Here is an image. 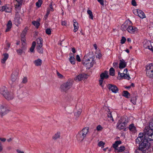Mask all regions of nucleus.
Segmentation results:
<instances>
[{
	"label": "nucleus",
	"instance_id": "obj_32",
	"mask_svg": "<svg viewBox=\"0 0 153 153\" xmlns=\"http://www.w3.org/2000/svg\"><path fill=\"white\" fill-rule=\"evenodd\" d=\"M129 25L128 23H125L123 25H122L121 27L122 29L123 30H127Z\"/></svg>",
	"mask_w": 153,
	"mask_h": 153
},
{
	"label": "nucleus",
	"instance_id": "obj_60",
	"mask_svg": "<svg viewBox=\"0 0 153 153\" xmlns=\"http://www.w3.org/2000/svg\"><path fill=\"white\" fill-rule=\"evenodd\" d=\"M76 60L77 61L79 62H80L81 61V59H80V57L78 55H77L76 56Z\"/></svg>",
	"mask_w": 153,
	"mask_h": 153
},
{
	"label": "nucleus",
	"instance_id": "obj_58",
	"mask_svg": "<svg viewBox=\"0 0 153 153\" xmlns=\"http://www.w3.org/2000/svg\"><path fill=\"white\" fill-rule=\"evenodd\" d=\"M118 75H120L121 77H124L125 76V74L124 73H121L120 72H118Z\"/></svg>",
	"mask_w": 153,
	"mask_h": 153
},
{
	"label": "nucleus",
	"instance_id": "obj_5",
	"mask_svg": "<svg viewBox=\"0 0 153 153\" xmlns=\"http://www.w3.org/2000/svg\"><path fill=\"white\" fill-rule=\"evenodd\" d=\"M143 131V133L140 132L139 134H153V122L149 123V127H146Z\"/></svg>",
	"mask_w": 153,
	"mask_h": 153
},
{
	"label": "nucleus",
	"instance_id": "obj_10",
	"mask_svg": "<svg viewBox=\"0 0 153 153\" xmlns=\"http://www.w3.org/2000/svg\"><path fill=\"white\" fill-rule=\"evenodd\" d=\"M107 87L109 91H111L114 93H117L118 91V88L115 85L109 84L107 85Z\"/></svg>",
	"mask_w": 153,
	"mask_h": 153
},
{
	"label": "nucleus",
	"instance_id": "obj_47",
	"mask_svg": "<svg viewBox=\"0 0 153 153\" xmlns=\"http://www.w3.org/2000/svg\"><path fill=\"white\" fill-rule=\"evenodd\" d=\"M118 151L119 152H122L125 149V147L123 146H121L118 149H117Z\"/></svg>",
	"mask_w": 153,
	"mask_h": 153
},
{
	"label": "nucleus",
	"instance_id": "obj_37",
	"mask_svg": "<svg viewBox=\"0 0 153 153\" xmlns=\"http://www.w3.org/2000/svg\"><path fill=\"white\" fill-rule=\"evenodd\" d=\"M121 141H116L115 143L113 144V146L114 148L115 149L117 147L118 145L121 143Z\"/></svg>",
	"mask_w": 153,
	"mask_h": 153
},
{
	"label": "nucleus",
	"instance_id": "obj_59",
	"mask_svg": "<svg viewBox=\"0 0 153 153\" xmlns=\"http://www.w3.org/2000/svg\"><path fill=\"white\" fill-rule=\"evenodd\" d=\"M118 63L117 62H114L113 63V67L115 68H118Z\"/></svg>",
	"mask_w": 153,
	"mask_h": 153
},
{
	"label": "nucleus",
	"instance_id": "obj_1",
	"mask_svg": "<svg viewBox=\"0 0 153 153\" xmlns=\"http://www.w3.org/2000/svg\"><path fill=\"white\" fill-rule=\"evenodd\" d=\"M139 136L136 139L137 142H141L139 147V150H146L149 149L150 144L147 140L143 137L144 134H139Z\"/></svg>",
	"mask_w": 153,
	"mask_h": 153
},
{
	"label": "nucleus",
	"instance_id": "obj_15",
	"mask_svg": "<svg viewBox=\"0 0 153 153\" xmlns=\"http://www.w3.org/2000/svg\"><path fill=\"white\" fill-rule=\"evenodd\" d=\"M135 14L136 15H137L140 17L142 19L146 17L143 12L139 10H137L135 12Z\"/></svg>",
	"mask_w": 153,
	"mask_h": 153
},
{
	"label": "nucleus",
	"instance_id": "obj_27",
	"mask_svg": "<svg viewBox=\"0 0 153 153\" xmlns=\"http://www.w3.org/2000/svg\"><path fill=\"white\" fill-rule=\"evenodd\" d=\"M89 128L88 127H86L84 128L81 131H80L79 133L81 134H87L89 132Z\"/></svg>",
	"mask_w": 153,
	"mask_h": 153
},
{
	"label": "nucleus",
	"instance_id": "obj_45",
	"mask_svg": "<svg viewBox=\"0 0 153 153\" xmlns=\"http://www.w3.org/2000/svg\"><path fill=\"white\" fill-rule=\"evenodd\" d=\"M105 143L102 141H100L98 143V145L101 148H102L104 147Z\"/></svg>",
	"mask_w": 153,
	"mask_h": 153
},
{
	"label": "nucleus",
	"instance_id": "obj_50",
	"mask_svg": "<svg viewBox=\"0 0 153 153\" xmlns=\"http://www.w3.org/2000/svg\"><path fill=\"white\" fill-rule=\"evenodd\" d=\"M82 112V110L81 109H79V111H78L75 114V116L77 117H78L81 114Z\"/></svg>",
	"mask_w": 153,
	"mask_h": 153
},
{
	"label": "nucleus",
	"instance_id": "obj_38",
	"mask_svg": "<svg viewBox=\"0 0 153 153\" xmlns=\"http://www.w3.org/2000/svg\"><path fill=\"white\" fill-rule=\"evenodd\" d=\"M36 45V42L35 41L33 42L32 43V46L30 49V50L31 52H32L33 51Z\"/></svg>",
	"mask_w": 153,
	"mask_h": 153
},
{
	"label": "nucleus",
	"instance_id": "obj_16",
	"mask_svg": "<svg viewBox=\"0 0 153 153\" xmlns=\"http://www.w3.org/2000/svg\"><path fill=\"white\" fill-rule=\"evenodd\" d=\"M137 30L138 29L137 28L130 25H129L127 30L128 32L131 33H137Z\"/></svg>",
	"mask_w": 153,
	"mask_h": 153
},
{
	"label": "nucleus",
	"instance_id": "obj_31",
	"mask_svg": "<svg viewBox=\"0 0 153 153\" xmlns=\"http://www.w3.org/2000/svg\"><path fill=\"white\" fill-rule=\"evenodd\" d=\"M85 137L86 134H77L76 136L77 139L81 142L83 140Z\"/></svg>",
	"mask_w": 153,
	"mask_h": 153
},
{
	"label": "nucleus",
	"instance_id": "obj_30",
	"mask_svg": "<svg viewBox=\"0 0 153 153\" xmlns=\"http://www.w3.org/2000/svg\"><path fill=\"white\" fill-rule=\"evenodd\" d=\"M119 121L122 123L125 124L126 126L128 122L127 118L124 117L122 118Z\"/></svg>",
	"mask_w": 153,
	"mask_h": 153
},
{
	"label": "nucleus",
	"instance_id": "obj_12",
	"mask_svg": "<svg viewBox=\"0 0 153 153\" xmlns=\"http://www.w3.org/2000/svg\"><path fill=\"white\" fill-rule=\"evenodd\" d=\"M87 75L85 74H81L78 75L74 78V80L77 81H80L83 79H86Z\"/></svg>",
	"mask_w": 153,
	"mask_h": 153
},
{
	"label": "nucleus",
	"instance_id": "obj_20",
	"mask_svg": "<svg viewBox=\"0 0 153 153\" xmlns=\"http://www.w3.org/2000/svg\"><path fill=\"white\" fill-rule=\"evenodd\" d=\"M18 73H13L11 76V80L13 82H15L17 80Z\"/></svg>",
	"mask_w": 153,
	"mask_h": 153
},
{
	"label": "nucleus",
	"instance_id": "obj_62",
	"mask_svg": "<svg viewBox=\"0 0 153 153\" xmlns=\"http://www.w3.org/2000/svg\"><path fill=\"white\" fill-rule=\"evenodd\" d=\"M101 54L100 53H99L97 55H96V56L97 58H98L99 59H100V58L101 57Z\"/></svg>",
	"mask_w": 153,
	"mask_h": 153
},
{
	"label": "nucleus",
	"instance_id": "obj_39",
	"mask_svg": "<svg viewBox=\"0 0 153 153\" xmlns=\"http://www.w3.org/2000/svg\"><path fill=\"white\" fill-rule=\"evenodd\" d=\"M56 74L58 78L60 79H64L65 76L60 74L57 71H56Z\"/></svg>",
	"mask_w": 153,
	"mask_h": 153
},
{
	"label": "nucleus",
	"instance_id": "obj_51",
	"mask_svg": "<svg viewBox=\"0 0 153 153\" xmlns=\"http://www.w3.org/2000/svg\"><path fill=\"white\" fill-rule=\"evenodd\" d=\"M50 10L49 9H48L47 11V13L45 15V16H44V19L45 20H46L47 18V17L50 13Z\"/></svg>",
	"mask_w": 153,
	"mask_h": 153
},
{
	"label": "nucleus",
	"instance_id": "obj_57",
	"mask_svg": "<svg viewBox=\"0 0 153 153\" xmlns=\"http://www.w3.org/2000/svg\"><path fill=\"white\" fill-rule=\"evenodd\" d=\"M132 4L134 6H136L137 4L135 0H132L131 1Z\"/></svg>",
	"mask_w": 153,
	"mask_h": 153
},
{
	"label": "nucleus",
	"instance_id": "obj_40",
	"mask_svg": "<svg viewBox=\"0 0 153 153\" xmlns=\"http://www.w3.org/2000/svg\"><path fill=\"white\" fill-rule=\"evenodd\" d=\"M42 47H37L36 49L38 52L40 54H42L43 53V49Z\"/></svg>",
	"mask_w": 153,
	"mask_h": 153
},
{
	"label": "nucleus",
	"instance_id": "obj_8",
	"mask_svg": "<svg viewBox=\"0 0 153 153\" xmlns=\"http://www.w3.org/2000/svg\"><path fill=\"white\" fill-rule=\"evenodd\" d=\"M9 111V110L7 109L6 107L4 105H0V116L1 117L5 115Z\"/></svg>",
	"mask_w": 153,
	"mask_h": 153
},
{
	"label": "nucleus",
	"instance_id": "obj_7",
	"mask_svg": "<svg viewBox=\"0 0 153 153\" xmlns=\"http://www.w3.org/2000/svg\"><path fill=\"white\" fill-rule=\"evenodd\" d=\"M143 46L146 49H148L153 52V47L150 41L146 40L143 42Z\"/></svg>",
	"mask_w": 153,
	"mask_h": 153
},
{
	"label": "nucleus",
	"instance_id": "obj_55",
	"mask_svg": "<svg viewBox=\"0 0 153 153\" xmlns=\"http://www.w3.org/2000/svg\"><path fill=\"white\" fill-rule=\"evenodd\" d=\"M27 82V77H24L23 78L22 81V83H26Z\"/></svg>",
	"mask_w": 153,
	"mask_h": 153
},
{
	"label": "nucleus",
	"instance_id": "obj_48",
	"mask_svg": "<svg viewBox=\"0 0 153 153\" xmlns=\"http://www.w3.org/2000/svg\"><path fill=\"white\" fill-rule=\"evenodd\" d=\"M60 135L59 134H53L52 136V138L53 140H55L60 137Z\"/></svg>",
	"mask_w": 153,
	"mask_h": 153
},
{
	"label": "nucleus",
	"instance_id": "obj_23",
	"mask_svg": "<svg viewBox=\"0 0 153 153\" xmlns=\"http://www.w3.org/2000/svg\"><path fill=\"white\" fill-rule=\"evenodd\" d=\"M37 44V47H42L43 46V39L41 37H39L36 39Z\"/></svg>",
	"mask_w": 153,
	"mask_h": 153
},
{
	"label": "nucleus",
	"instance_id": "obj_25",
	"mask_svg": "<svg viewBox=\"0 0 153 153\" xmlns=\"http://www.w3.org/2000/svg\"><path fill=\"white\" fill-rule=\"evenodd\" d=\"M34 64L36 66H40L42 64V60L40 59L34 60L33 62Z\"/></svg>",
	"mask_w": 153,
	"mask_h": 153
},
{
	"label": "nucleus",
	"instance_id": "obj_44",
	"mask_svg": "<svg viewBox=\"0 0 153 153\" xmlns=\"http://www.w3.org/2000/svg\"><path fill=\"white\" fill-rule=\"evenodd\" d=\"M42 0H38V1L36 3V6L38 7H40L42 4Z\"/></svg>",
	"mask_w": 153,
	"mask_h": 153
},
{
	"label": "nucleus",
	"instance_id": "obj_21",
	"mask_svg": "<svg viewBox=\"0 0 153 153\" xmlns=\"http://www.w3.org/2000/svg\"><path fill=\"white\" fill-rule=\"evenodd\" d=\"M120 63H119V68L120 69H122L125 68L126 66V63L125 61L123 59H120Z\"/></svg>",
	"mask_w": 153,
	"mask_h": 153
},
{
	"label": "nucleus",
	"instance_id": "obj_9",
	"mask_svg": "<svg viewBox=\"0 0 153 153\" xmlns=\"http://www.w3.org/2000/svg\"><path fill=\"white\" fill-rule=\"evenodd\" d=\"M94 56H92L89 53H88L87 54L85 55L82 61H86V62H94Z\"/></svg>",
	"mask_w": 153,
	"mask_h": 153
},
{
	"label": "nucleus",
	"instance_id": "obj_26",
	"mask_svg": "<svg viewBox=\"0 0 153 153\" xmlns=\"http://www.w3.org/2000/svg\"><path fill=\"white\" fill-rule=\"evenodd\" d=\"M117 128L120 130H124L125 129L126 126L119 121L117 123Z\"/></svg>",
	"mask_w": 153,
	"mask_h": 153
},
{
	"label": "nucleus",
	"instance_id": "obj_28",
	"mask_svg": "<svg viewBox=\"0 0 153 153\" xmlns=\"http://www.w3.org/2000/svg\"><path fill=\"white\" fill-rule=\"evenodd\" d=\"M12 23L11 21H9L7 25V28L5 32H7L9 31L12 27Z\"/></svg>",
	"mask_w": 153,
	"mask_h": 153
},
{
	"label": "nucleus",
	"instance_id": "obj_24",
	"mask_svg": "<svg viewBox=\"0 0 153 153\" xmlns=\"http://www.w3.org/2000/svg\"><path fill=\"white\" fill-rule=\"evenodd\" d=\"M70 58L69 60L71 63L72 64L74 65L75 63V58L74 57V54L72 53H70Z\"/></svg>",
	"mask_w": 153,
	"mask_h": 153
},
{
	"label": "nucleus",
	"instance_id": "obj_2",
	"mask_svg": "<svg viewBox=\"0 0 153 153\" xmlns=\"http://www.w3.org/2000/svg\"><path fill=\"white\" fill-rule=\"evenodd\" d=\"M0 92L7 100H10L14 98L13 94L12 92L9 91L5 87L1 88Z\"/></svg>",
	"mask_w": 153,
	"mask_h": 153
},
{
	"label": "nucleus",
	"instance_id": "obj_36",
	"mask_svg": "<svg viewBox=\"0 0 153 153\" xmlns=\"http://www.w3.org/2000/svg\"><path fill=\"white\" fill-rule=\"evenodd\" d=\"M16 52L18 55H21L23 53H25V51L22 48H19L16 50Z\"/></svg>",
	"mask_w": 153,
	"mask_h": 153
},
{
	"label": "nucleus",
	"instance_id": "obj_29",
	"mask_svg": "<svg viewBox=\"0 0 153 153\" xmlns=\"http://www.w3.org/2000/svg\"><path fill=\"white\" fill-rule=\"evenodd\" d=\"M143 137L148 140H153V134H144Z\"/></svg>",
	"mask_w": 153,
	"mask_h": 153
},
{
	"label": "nucleus",
	"instance_id": "obj_54",
	"mask_svg": "<svg viewBox=\"0 0 153 153\" xmlns=\"http://www.w3.org/2000/svg\"><path fill=\"white\" fill-rule=\"evenodd\" d=\"M46 33L48 35H50L51 33V30L50 29L48 28L45 30Z\"/></svg>",
	"mask_w": 153,
	"mask_h": 153
},
{
	"label": "nucleus",
	"instance_id": "obj_13",
	"mask_svg": "<svg viewBox=\"0 0 153 153\" xmlns=\"http://www.w3.org/2000/svg\"><path fill=\"white\" fill-rule=\"evenodd\" d=\"M22 21V19H20L19 15L18 13H16V14L15 17L14 19V22L15 24L18 26L19 24Z\"/></svg>",
	"mask_w": 153,
	"mask_h": 153
},
{
	"label": "nucleus",
	"instance_id": "obj_4",
	"mask_svg": "<svg viewBox=\"0 0 153 153\" xmlns=\"http://www.w3.org/2000/svg\"><path fill=\"white\" fill-rule=\"evenodd\" d=\"M146 74L150 78H153V64H149L146 66Z\"/></svg>",
	"mask_w": 153,
	"mask_h": 153
},
{
	"label": "nucleus",
	"instance_id": "obj_3",
	"mask_svg": "<svg viewBox=\"0 0 153 153\" xmlns=\"http://www.w3.org/2000/svg\"><path fill=\"white\" fill-rule=\"evenodd\" d=\"M73 80L71 79H68L67 82L62 84L60 89L62 92H66L72 86Z\"/></svg>",
	"mask_w": 153,
	"mask_h": 153
},
{
	"label": "nucleus",
	"instance_id": "obj_6",
	"mask_svg": "<svg viewBox=\"0 0 153 153\" xmlns=\"http://www.w3.org/2000/svg\"><path fill=\"white\" fill-rule=\"evenodd\" d=\"M108 72L106 71H105L100 75V79L99 80V82L100 85L102 87H103V86L102 85L103 79H107L108 78Z\"/></svg>",
	"mask_w": 153,
	"mask_h": 153
},
{
	"label": "nucleus",
	"instance_id": "obj_63",
	"mask_svg": "<svg viewBox=\"0 0 153 153\" xmlns=\"http://www.w3.org/2000/svg\"><path fill=\"white\" fill-rule=\"evenodd\" d=\"M61 25H62L66 26L67 22L65 21H62L61 22Z\"/></svg>",
	"mask_w": 153,
	"mask_h": 153
},
{
	"label": "nucleus",
	"instance_id": "obj_42",
	"mask_svg": "<svg viewBox=\"0 0 153 153\" xmlns=\"http://www.w3.org/2000/svg\"><path fill=\"white\" fill-rule=\"evenodd\" d=\"M115 70L114 68H111L109 70V74L110 75L114 76V75Z\"/></svg>",
	"mask_w": 153,
	"mask_h": 153
},
{
	"label": "nucleus",
	"instance_id": "obj_33",
	"mask_svg": "<svg viewBox=\"0 0 153 153\" xmlns=\"http://www.w3.org/2000/svg\"><path fill=\"white\" fill-rule=\"evenodd\" d=\"M108 120L110 122H112L114 121V119L112 117V115L111 112H109L108 114Z\"/></svg>",
	"mask_w": 153,
	"mask_h": 153
},
{
	"label": "nucleus",
	"instance_id": "obj_34",
	"mask_svg": "<svg viewBox=\"0 0 153 153\" xmlns=\"http://www.w3.org/2000/svg\"><path fill=\"white\" fill-rule=\"evenodd\" d=\"M27 31V29L25 27L21 34V39H25V36Z\"/></svg>",
	"mask_w": 153,
	"mask_h": 153
},
{
	"label": "nucleus",
	"instance_id": "obj_61",
	"mask_svg": "<svg viewBox=\"0 0 153 153\" xmlns=\"http://www.w3.org/2000/svg\"><path fill=\"white\" fill-rule=\"evenodd\" d=\"M102 5H104V1L103 0H97Z\"/></svg>",
	"mask_w": 153,
	"mask_h": 153
},
{
	"label": "nucleus",
	"instance_id": "obj_35",
	"mask_svg": "<svg viewBox=\"0 0 153 153\" xmlns=\"http://www.w3.org/2000/svg\"><path fill=\"white\" fill-rule=\"evenodd\" d=\"M123 96L126 98H128L130 96V94L127 91H123Z\"/></svg>",
	"mask_w": 153,
	"mask_h": 153
},
{
	"label": "nucleus",
	"instance_id": "obj_19",
	"mask_svg": "<svg viewBox=\"0 0 153 153\" xmlns=\"http://www.w3.org/2000/svg\"><path fill=\"white\" fill-rule=\"evenodd\" d=\"M16 3L15 5V7L16 9L19 10L20 9L21 6L22 5L23 2L22 0H15Z\"/></svg>",
	"mask_w": 153,
	"mask_h": 153
},
{
	"label": "nucleus",
	"instance_id": "obj_17",
	"mask_svg": "<svg viewBox=\"0 0 153 153\" xmlns=\"http://www.w3.org/2000/svg\"><path fill=\"white\" fill-rule=\"evenodd\" d=\"M82 62L83 65L85 66L87 69H90L93 66L94 63V62H86V61H82Z\"/></svg>",
	"mask_w": 153,
	"mask_h": 153
},
{
	"label": "nucleus",
	"instance_id": "obj_52",
	"mask_svg": "<svg viewBox=\"0 0 153 153\" xmlns=\"http://www.w3.org/2000/svg\"><path fill=\"white\" fill-rule=\"evenodd\" d=\"M126 39L125 37L124 36L122 37V39L120 41V43L121 44H124L126 42Z\"/></svg>",
	"mask_w": 153,
	"mask_h": 153
},
{
	"label": "nucleus",
	"instance_id": "obj_43",
	"mask_svg": "<svg viewBox=\"0 0 153 153\" xmlns=\"http://www.w3.org/2000/svg\"><path fill=\"white\" fill-rule=\"evenodd\" d=\"M136 99L137 98L136 96H135V97L131 98L130 100V101L133 103V104L135 105L136 104Z\"/></svg>",
	"mask_w": 153,
	"mask_h": 153
},
{
	"label": "nucleus",
	"instance_id": "obj_49",
	"mask_svg": "<svg viewBox=\"0 0 153 153\" xmlns=\"http://www.w3.org/2000/svg\"><path fill=\"white\" fill-rule=\"evenodd\" d=\"M33 24L38 27L40 25V23L38 22L34 21L32 22Z\"/></svg>",
	"mask_w": 153,
	"mask_h": 153
},
{
	"label": "nucleus",
	"instance_id": "obj_22",
	"mask_svg": "<svg viewBox=\"0 0 153 153\" xmlns=\"http://www.w3.org/2000/svg\"><path fill=\"white\" fill-rule=\"evenodd\" d=\"M73 22L74 23L73 26L74 27L73 31L74 32H76L78 30L79 28V26H78V23L76 22V21L75 20H74Z\"/></svg>",
	"mask_w": 153,
	"mask_h": 153
},
{
	"label": "nucleus",
	"instance_id": "obj_56",
	"mask_svg": "<svg viewBox=\"0 0 153 153\" xmlns=\"http://www.w3.org/2000/svg\"><path fill=\"white\" fill-rule=\"evenodd\" d=\"M124 78L125 79H129L130 78L129 75L128 74H125V76H124Z\"/></svg>",
	"mask_w": 153,
	"mask_h": 153
},
{
	"label": "nucleus",
	"instance_id": "obj_18",
	"mask_svg": "<svg viewBox=\"0 0 153 153\" xmlns=\"http://www.w3.org/2000/svg\"><path fill=\"white\" fill-rule=\"evenodd\" d=\"M128 128L130 131L132 133H137V130L136 127L134 124H130L128 126Z\"/></svg>",
	"mask_w": 153,
	"mask_h": 153
},
{
	"label": "nucleus",
	"instance_id": "obj_46",
	"mask_svg": "<svg viewBox=\"0 0 153 153\" xmlns=\"http://www.w3.org/2000/svg\"><path fill=\"white\" fill-rule=\"evenodd\" d=\"M21 48L23 50L25 51L27 49L26 43H22Z\"/></svg>",
	"mask_w": 153,
	"mask_h": 153
},
{
	"label": "nucleus",
	"instance_id": "obj_64",
	"mask_svg": "<svg viewBox=\"0 0 153 153\" xmlns=\"http://www.w3.org/2000/svg\"><path fill=\"white\" fill-rule=\"evenodd\" d=\"M21 41H22V44L23 43H26V40L25 39H21Z\"/></svg>",
	"mask_w": 153,
	"mask_h": 153
},
{
	"label": "nucleus",
	"instance_id": "obj_11",
	"mask_svg": "<svg viewBox=\"0 0 153 153\" xmlns=\"http://www.w3.org/2000/svg\"><path fill=\"white\" fill-rule=\"evenodd\" d=\"M12 7L9 5L7 4L1 7L0 10L7 13H10L12 11Z\"/></svg>",
	"mask_w": 153,
	"mask_h": 153
},
{
	"label": "nucleus",
	"instance_id": "obj_53",
	"mask_svg": "<svg viewBox=\"0 0 153 153\" xmlns=\"http://www.w3.org/2000/svg\"><path fill=\"white\" fill-rule=\"evenodd\" d=\"M102 128V127L100 125H98L96 128L97 130L98 131H101Z\"/></svg>",
	"mask_w": 153,
	"mask_h": 153
},
{
	"label": "nucleus",
	"instance_id": "obj_14",
	"mask_svg": "<svg viewBox=\"0 0 153 153\" xmlns=\"http://www.w3.org/2000/svg\"><path fill=\"white\" fill-rule=\"evenodd\" d=\"M9 55L8 53H3L2 54V58L1 59V62L2 64L5 63L6 61L8 59Z\"/></svg>",
	"mask_w": 153,
	"mask_h": 153
},
{
	"label": "nucleus",
	"instance_id": "obj_41",
	"mask_svg": "<svg viewBox=\"0 0 153 153\" xmlns=\"http://www.w3.org/2000/svg\"><path fill=\"white\" fill-rule=\"evenodd\" d=\"M87 13L89 15V18L91 19H93V16L92 11L89 10H88L87 11Z\"/></svg>",
	"mask_w": 153,
	"mask_h": 153
}]
</instances>
